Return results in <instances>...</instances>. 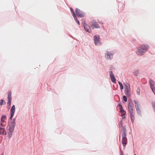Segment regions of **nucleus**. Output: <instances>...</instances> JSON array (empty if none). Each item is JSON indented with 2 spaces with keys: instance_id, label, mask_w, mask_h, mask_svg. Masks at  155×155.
<instances>
[{
  "instance_id": "nucleus-6",
  "label": "nucleus",
  "mask_w": 155,
  "mask_h": 155,
  "mask_svg": "<svg viewBox=\"0 0 155 155\" xmlns=\"http://www.w3.org/2000/svg\"><path fill=\"white\" fill-rule=\"evenodd\" d=\"M75 12L77 15L79 17H83L85 15V14L84 12H81V11L78 8L76 9Z\"/></svg>"
},
{
  "instance_id": "nucleus-27",
  "label": "nucleus",
  "mask_w": 155,
  "mask_h": 155,
  "mask_svg": "<svg viewBox=\"0 0 155 155\" xmlns=\"http://www.w3.org/2000/svg\"><path fill=\"white\" fill-rule=\"evenodd\" d=\"M11 103V101L8 100V102L7 103V104H8L9 106H10V105Z\"/></svg>"
},
{
  "instance_id": "nucleus-24",
  "label": "nucleus",
  "mask_w": 155,
  "mask_h": 155,
  "mask_svg": "<svg viewBox=\"0 0 155 155\" xmlns=\"http://www.w3.org/2000/svg\"><path fill=\"white\" fill-rule=\"evenodd\" d=\"M136 109L138 114H140L141 111L140 110V109L139 107H138V108H136Z\"/></svg>"
},
{
  "instance_id": "nucleus-15",
  "label": "nucleus",
  "mask_w": 155,
  "mask_h": 155,
  "mask_svg": "<svg viewBox=\"0 0 155 155\" xmlns=\"http://www.w3.org/2000/svg\"><path fill=\"white\" fill-rule=\"evenodd\" d=\"M120 112L121 113V116H123V118H125V115L126 114V112L125 111L123 110L122 109V107L121 106V107L120 108Z\"/></svg>"
},
{
  "instance_id": "nucleus-18",
  "label": "nucleus",
  "mask_w": 155,
  "mask_h": 155,
  "mask_svg": "<svg viewBox=\"0 0 155 155\" xmlns=\"http://www.w3.org/2000/svg\"><path fill=\"white\" fill-rule=\"evenodd\" d=\"M15 124V119H13L11 123V124L10 125V126L14 127Z\"/></svg>"
},
{
  "instance_id": "nucleus-17",
  "label": "nucleus",
  "mask_w": 155,
  "mask_h": 155,
  "mask_svg": "<svg viewBox=\"0 0 155 155\" xmlns=\"http://www.w3.org/2000/svg\"><path fill=\"white\" fill-rule=\"evenodd\" d=\"M134 102L135 104L136 108H138V107H139L138 101H137L135 100H134Z\"/></svg>"
},
{
  "instance_id": "nucleus-2",
  "label": "nucleus",
  "mask_w": 155,
  "mask_h": 155,
  "mask_svg": "<svg viewBox=\"0 0 155 155\" xmlns=\"http://www.w3.org/2000/svg\"><path fill=\"white\" fill-rule=\"evenodd\" d=\"M121 131L122 133V143L124 147H125L127 143V139L126 137V129L124 127H122Z\"/></svg>"
},
{
  "instance_id": "nucleus-22",
  "label": "nucleus",
  "mask_w": 155,
  "mask_h": 155,
  "mask_svg": "<svg viewBox=\"0 0 155 155\" xmlns=\"http://www.w3.org/2000/svg\"><path fill=\"white\" fill-rule=\"evenodd\" d=\"M118 83L119 85H120V89L122 90L123 89V87L122 83L120 81H118Z\"/></svg>"
},
{
  "instance_id": "nucleus-16",
  "label": "nucleus",
  "mask_w": 155,
  "mask_h": 155,
  "mask_svg": "<svg viewBox=\"0 0 155 155\" xmlns=\"http://www.w3.org/2000/svg\"><path fill=\"white\" fill-rule=\"evenodd\" d=\"M84 27L86 31L87 32L90 33L89 29L90 28L85 23L83 24Z\"/></svg>"
},
{
  "instance_id": "nucleus-3",
  "label": "nucleus",
  "mask_w": 155,
  "mask_h": 155,
  "mask_svg": "<svg viewBox=\"0 0 155 155\" xmlns=\"http://www.w3.org/2000/svg\"><path fill=\"white\" fill-rule=\"evenodd\" d=\"M90 25L92 28H99L100 26L97 24V22L95 20H91L90 23Z\"/></svg>"
},
{
  "instance_id": "nucleus-19",
  "label": "nucleus",
  "mask_w": 155,
  "mask_h": 155,
  "mask_svg": "<svg viewBox=\"0 0 155 155\" xmlns=\"http://www.w3.org/2000/svg\"><path fill=\"white\" fill-rule=\"evenodd\" d=\"M11 93L10 92H8V100L11 101L12 98H11Z\"/></svg>"
},
{
  "instance_id": "nucleus-30",
  "label": "nucleus",
  "mask_w": 155,
  "mask_h": 155,
  "mask_svg": "<svg viewBox=\"0 0 155 155\" xmlns=\"http://www.w3.org/2000/svg\"><path fill=\"white\" fill-rule=\"evenodd\" d=\"M2 155H3V154H2Z\"/></svg>"
},
{
  "instance_id": "nucleus-26",
  "label": "nucleus",
  "mask_w": 155,
  "mask_h": 155,
  "mask_svg": "<svg viewBox=\"0 0 155 155\" xmlns=\"http://www.w3.org/2000/svg\"><path fill=\"white\" fill-rule=\"evenodd\" d=\"M123 98L125 102H127V98L126 96H123Z\"/></svg>"
},
{
  "instance_id": "nucleus-13",
  "label": "nucleus",
  "mask_w": 155,
  "mask_h": 155,
  "mask_svg": "<svg viewBox=\"0 0 155 155\" xmlns=\"http://www.w3.org/2000/svg\"><path fill=\"white\" fill-rule=\"evenodd\" d=\"M15 111V107L14 105H13L11 109V115L10 116V119H11L14 116Z\"/></svg>"
},
{
  "instance_id": "nucleus-25",
  "label": "nucleus",
  "mask_w": 155,
  "mask_h": 155,
  "mask_svg": "<svg viewBox=\"0 0 155 155\" xmlns=\"http://www.w3.org/2000/svg\"><path fill=\"white\" fill-rule=\"evenodd\" d=\"M138 74L139 71H136L134 73V74L136 76Z\"/></svg>"
},
{
  "instance_id": "nucleus-29",
  "label": "nucleus",
  "mask_w": 155,
  "mask_h": 155,
  "mask_svg": "<svg viewBox=\"0 0 155 155\" xmlns=\"http://www.w3.org/2000/svg\"><path fill=\"white\" fill-rule=\"evenodd\" d=\"M134 155H136V154H135Z\"/></svg>"
},
{
  "instance_id": "nucleus-11",
  "label": "nucleus",
  "mask_w": 155,
  "mask_h": 155,
  "mask_svg": "<svg viewBox=\"0 0 155 155\" xmlns=\"http://www.w3.org/2000/svg\"><path fill=\"white\" fill-rule=\"evenodd\" d=\"M113 54L109 51L107 52L105 55V57L107 60H111L113 57Z\"/></svg>"
},
{
  "instance_id": "nucleus-9",
  "label": "nucleus",
  "mask_w": 155,
  "mask_h": 155,
  "mask_svg": "<svg viewBox=\"0 0 155 155\" xmlns=\"http://www.w3.org/2000/svg\"><path fill=\"white\" fill-rule=\"evenodd\" d=\"M14 128L15 127H14L11 126H10L9 127L8 133L9 137L10 138L12 137Z\"/></svg>"
},
{
  "instance_id": "nucleus-10",
  "label": "nucleus",
  "mask_w": 155,
  "mask_h": 155,
  "mask_svg": "<svg viewBox=\"0 0 155 155\" xmlns=\"http://www.w3.org/2000/svg\"><path fill=\"white\" fill-rule=\"evenodd\" d=\"M6 117L5 116H2L1 118V123H0V125L2 127H4L6 125V123H5V120L6 119Z\"/></svg>"
},
{
  "instance_id": "nucleus-28",
  "label": "nucleus",
  "mask_w": 155,
  "mask_h": 155,
  "mask_svg": "<svg viewBox=\"0 0 155 155\" xmlns=\"http://www.w3.org/2000/svg\"><path fill=\"white\" fill-rule=\"evenodd\" d=\"M119 127H120V126H121V127H122V124H121V123H120V124H119Z\"/></svg>"
},
{
  "instance_id": "nucleus-21",
  "label": "nucleus",
  "mask_w": 155,
  "mask_h": 155,
  "mask_svg": "<svg viewBox=\"0 0 155 155\" xmlns=\"http://www.w3.org/2000/svg\"><path fill=\"white\" fill-rule=\"evenodd\" d=\"M5 104V102L4 100L2 99L0 101V104L1 105H2L3 104Z\"/></svg>"
},
{
  "instance_id": "nucleus-14",
  "label": "nucleus",
  "mask_w": 155,
  "mask_h": 155,
  "mask_svg": "<svg viewBox=\"0 0 155 155\" xmlns=\"http://www.w3.org/2000/svg\"><path fill=\"white\" fill-rule=\"evenodd\" d=\"M131 120L132 123H133L135 120L134 113L133 110L129 111Z\"/></svg>"
},
{
  "instance_id": "nucleus-4",
  "label": "nucleus",
  "mask_w": 155,
  "mask_h": 155,
  "mask_svg": "<svg viewBox=\"0 0 155 155\" xmlns=\"http://www.w3.org/2000/svg\"><path fill=\"white\" fill-rule=\"evenodd\" d=\"M124 89L125 93V94L128 97L130 96V85L128 84H125L124 87Z\"/></svg>"
},
{
  "instance_id": "nucleus-23",
  "label": "nucleus",
  "mask_w": 155,
  "mask_h": 155,
  "mask_svg": "<svg viewBox=\"0 0 155 155\" xmlns=\"http://www.w3.org/2000/svg\"><path fill=\"white\" fill-rule=\"evenodd\" d=\"M74 19L76 21V22L79 25H80V22L77 19V17L76 16L74 17Z\"/></svg>"
},
{
  "instance_id": "nucleus-12",
  "label": "nucleus",
  "mask_w": 155,
  "mask_h": 155,
  "mask_svg": "<svg viewBox=\"0 0 155 155\" xmlns=\"http://www.w3.org/2000/svg\"><path fill=\"white\" fill-rule=\"evenodd\" d=\"M109 73L110 74V77L111 81L114 83H116V80L113 74L112 71H109Z\"/></svg>"
},
{
  "instance_id": "nucleus-5",
  "label": "nucleus",
  "mask_w": 155,
  "mask_h": 155,
  "mask_svg": "<svg viewBox=\"0 0 155 155\" xmlns=\"http://www.w3.org/2000/svg\"><path fill=\"white\" fill-rule=\"evenodd\" d=\"M94 40L95 44L97 45H99L101 44L100 42V38L98 35H95L94 37Z\"/></svg>"
},
{
  "instance_id": "nucleus-1",
  "label": "nucleus",
  "mask_w": 155,
  "mask_h": 155,
  "mask_svg": "<svg viewBox=\"0 0 155 155\" xmlns=\"http://www.w3.org/2000/svg\"><path fill=\"white\" fill-rule=\"evenodd\" d=\"M149 47L147 45H142L136 51L139 55H142L148 50Z\"/></svg>"
},
{
  "instance_id": "nucleus-20",
  "label": "nucleus",
  "mask_w": 155,
  "mask_h": 155,
  "mask_svg": "<svg viewBox=\"0 0 155 155\" xmlns=\"http://www.w3.org/2000/svg\"><path fill=\"white\" fill-rule=\"evenodd\" d=\"M70 9L71 12L72 13V15H73V17L76 16L74 12V11L73 10V9L72 8H70Z\"/></svg>"
},
{
  "instance_id": "nucleus-7",
  "label": "nucleus",
  "mask_w": 155,
  "mask_h": 155,
  "mask_svg": "<svg viewBox=\"0 0 155 155\" xmlns=\"http://www.w3.org/2000/svg\"><path fill=\"white\" fill-rule=\"evenodd\" d=\"M149 82L152 91L155 94V83L152 80H150Z\"/></svg>"
},
{
  "instance_id": "nucleus-8",
  "label": "nucleus",
  "mask_w": 155,
  "mask_h": 155,
  "mask_svg": "<svg viewBox=\"0 0 155 155\" xmlns=\"http://www.w3.org/2000/svg\"><path fill=\"white\" fill-rule=\"evenodd\" d=\"M134 104L132 101L130 100L128 101V108L129 111L133 110L134 108Z\"/></svg>"
}]
</instances>
